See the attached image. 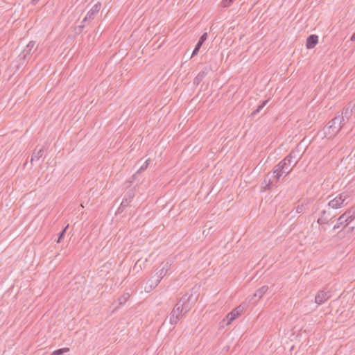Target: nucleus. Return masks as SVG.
Segmentation results:
<instances>
[{
    "mask_svg": "<svg viewBox=\"0 0 355 355\" xmlns=\"http://www.w3.org/2000/svg\"><path fill=\"white\" fill-rule=\"evenodd\" d=\"M268 100L263 101L261 105H259L257 108L253 111V112L251 114L252 116H254L257 113H259L268 103Z\"/></svg>",
    "mask_w": 355,
    "mask_h": 355,
    "instance_id": "19",
    "label": "nucleus"
},
{
    "mask_svg": "<svg viewBox=\"0 0 355 355\" xmlns=\"http://www.w3.org/2000/svg\"><path fill=\"white\" fill-rule=\"evenodd\" d=\"M343 126V117H340V115L335 116L324 128V136L328 138L334 137L341 130Z\"/></svg>",
    "mask_w": 355,
    "mask_h": 355,
    "instance_id": "3",
    "label": "nucleus"
},
{
    "mask_svg": "<svg viewBox=\"0 0 355 355\" xmlns=\"http://www.w3.org/2000/svg\"><path fill=\"white\" fill-rule=\"evenodd\" d=\"M354 106V105H351V103H349L347 106L345 107L343 109L342 115L340 116V117H343L344 121L345 120V119L347 120H349V119L352 116V110Z\"/></svg>",
    "mask_w": 355,
    "mask_h": 355,
    "instance_id": "15",
    "label": "nucleus"
},
{
    "mask_svg": "<svg viewBox=\"0 0 355 355\" xmlns=\"http://www.w3.org/2000/svg\"><path fill=\"white\" fill-rule=\"evenodd\" d=\"M327 211L326 210H323L322 212H321V217H320L318 219V223L320 224V225H323V224H326L328 223L329 220L327 218V216H325V215L327 214Z\"/></svg>",
    "mask_w": 355,
    "mask_h": 355,
    "instance_id": "17",
    "label": "nucleus"
},
{
    "mask_svg": "<svg viewBox=\"0 0 355 355\" xmlns=\"http://www.w3.org/2000/svg\"><path fill=\"white\" fill-rule=\"evenodd\" d=\"M152 286H152V285H150V288L149 291L151 290ZM145 290L147 291V288H145Z\"/></svg>",
    "mask_w": 355,
    "mask_h": 355,
    "instance_id": "31",
    "label": "nucleus"
},
{
    "mask_svg": "<svg viewBox=\"0 0 355 355\" xmlns=\"http://www.w3.org/2000/svg\"><path fill=\"white\" fill-rule=\"evenodd\" d=\"M207 33H205L200 37V40L198 42L202 45V44L207 40Z\"/></svg>",
    "mask_w": 355,
    "mask_h": 355,
    "instance_id": "27",
    "label": "nucleus"
},
{
    "mask_svg": "<svg viewBox=\"0 0 355 355\" xmlns=\"http://www.w3.org/2000/svg\"><path fill=\"white\" fill-rule=\"evenodd\" d=\"M233 1L234 0H223L221 4L223 7H229Z\"/></svg>",
    "mask_w": 355,
    "mask_h": 355,
    "instance_id": "26",
    "label": "nucleus"
},
{
    "mask_svg": "<svg viewBox=\"0 0 355 355\" xmlns=\"http://www.w3.org/2000/svg\"><path fill=\"white\" fill-rule=\"evenodd\" d=\"M195 300L192 294L187 293L184 295L172 309L169 315V323L173 326L177 324L190 311Z\"/></svg>",
    "mask_w": 355,
    "mask_h": 355,
    "instance_id": "1",
    "label": "nucleus"
},
{
    "mask_svg": "<svg viewBox=\"0 0 355 355\" xmlns=\"http://www.w3.org/2000/svg\"><path fill=\"white\" fill-rule=\"evenodd\" d=\"M294 166L291 161L285 157L273 168L265 178L264 182L266 184L265 189H270V186L277 183L281 177L288 175Z\"/></svg>",
    "mask_w": 355,
    "mask_h": 355,
    "instance_id": "2",
    "label": "nucleus"
},
{
    "mask_svg": "<svg viewBox=\"0 0 355 355\" xmlns=\"http://www.w3.org/2000/svg\"><path fill=\"white\" fill-rule=\"evenodd\" d=\"M201 46H202V44H200V43L198 42L195 46L194 50L193 51L191 55L194 56V55H197L200 49L201 48Z\"/></svg>",
    "mask_w": 355,
    "mask_h": 355,
    "instance_id": "25",
    "label": "nucleus"
},
{
    "mask_svg": "<svg viewBox=\"0 0 355 355\" xmlns=\"http://www.w3.org/2000/svg\"><path fill=\"white\" fill-rule=\"evenodd\" d=\"M67 227H68V225H67V226H66V227L63 229V230L60 233L59 236H58V241H57V242H58V243H60V241H61L62 238V237L64 236V235L65 231H66V230L67 229Z\"/></svg>",
    "mask_w": 355,
    "mask_h": 355,
    "instance_id": "28",
    "label": "nucleus"
},
{
    "mask_svg": "<svg viewBox=\"0 0 355 355\" xmlns=\"http://www.w3.org/2000/svg\"><path fill=\"white\" fill-rule=\"evenodd\" d=\"M305 209H306V205H305L302 204V205H298L296 207V212L298 213V214H302V213L304 212Z\"/></svg>",
    "mask_w": 355,
    "mask_h": 355,
    "instance_id": "24",
    "label": "nucleus"
},
{
    "mask_svg": "<svg viewBox=\"0 0 355 355\" xmlns=\"http://www.w3.org/2000/svg\"><path fill=\"white\" fill-rule=\"evenodd\" d=\"M149 162H150V159H147L143 164L142 166L137 170V173H141L144 171H145L148 166V164H149Z\"/></svg>",
    "mask_w": 355,
    "mask_h": 355,
    "instance_id": "23",
    "label": "nucleus"
},
{
    "mask_svg": "<svg viewBox=\"0 0 355 355\" xmlns=\"http://www.w3.org/2000/svg\"><path fill=\"white\" fill-rule=\"evenodd\" d=\"M130 297L129 293H125L119 297L118 301L120 305L124 304Z\"/></svg>",
    "mask_w": 355,
    "mask_h": 355,
    "instance_id": "20",
    "label": "nucleus"
},
{
    "mask_svg": "<svg viewBox=\"0 0 355 355\" xmlns=\"http://www.w3.org/2000/svg\"><path fill=\"white\" fill-rule=\"evenodd\" d=\"M35 42L31 41L29 43L26 45V48L23 50V51L20 53L19 55L20 59H22L23 60H27L28 61L31 56H32V50L33 48H35Z\"/></svg>",
    "mask_w": 355,
    "mask_h": 355,
    "instance_id": "8",
    "label": "nucleus"
},
{
    "mask_svg": "<svg viewBox=\"0 0 355 355\" xmlns=\"http://www.w3.org/2000/svg\"><path fill=\"white\" fill-rule=\"evenodd\" d=\"M350 40L352 41V42H355V33L351 37Z\"/></svg>",
    "mask_w": 355,
    "mask_h": 355,
    "instance_id": "29",
    "label": "nucleus"
},
{
    "mask_svg": "<svg viewBox=\"0 0 355 355\" xmlns=\"http://www.w3.org/2000/svg\"><path fill=\"white\" fill-rule=\"evenodd\" d=\"M245 309V304H240L227 315L226 318L223 320V322L227 321L226 325L230 324L233 320L241 315Z\"/></svg>",
    "mask_w": 355,
    "mask_h": 355,
    "instance_id": "4",
    "label": "nucleus"
},
{
    "mask_svg": "<svg viewBox=\"0 0 355 355\" xmlns=\"http://www.w3.org/2000/svg\"><path fill=\"white\" fill-rule=\"evenodd\" d=\"M134 196L135 193L132 190L128 191L123 198L118 211L122 212L123 209L129 205Z\"/></svg>",
    "mask_w": 355,
    "mask_h": 355,
    "instance_id": "11",
    "label": "nucleus"
},
{
    "mask_svg": "<svg viewBox=\"0 0 355 355\" xmlns=\"http://www.w3.org/2000/svg\"><path fill=\"white\" fill-rule=\"evenodd\" d=\"M354 217L351 211H346L338 218L337 225H334V230L338 229L341 225L345 227L354 220Z\"/></svg>",
    "mask_w": 355,
    "mask_h": 355,
    "instance_id": "6",
    "label": "nucleus"
},
{
    "mask_svg": "<svg viewBox=\"0 0 355 355\" xmlns=\"http://www.w3.org/2000/svg\"><path fill=\"white\" fill-rule=\"evenodd\" d=\"M268 290V286L265 285L261 286L260 288L257 289L252 295L248 297L249 302L252 304H255L263 297V295L267 292Z\"/></svg>",
    "mask_w": 355,
    "mask_h": 355,
    "instance_id": "7",
    "label": "nucleus"
},
{
    "mask_svg": "<svg viewBox=\"0 0 355 355\" xmlns=\"http://www.w3.org/2000/svg\"><path fill=\"white\" fill-rule=\"evenodd\" d=\"M318 42V36L316 35H309L306 42V46L308 49H311L315 46Z\"/></svg>",
    "mask_w": 355,
    "mask_h": 355,
    "instance_id": "14",
    "label": "nucleus"
},
{
    "mask_svg": "<svg viewBox=\"0 0 355 355\" xmlns=\"http://www.w3.org/2000/svg\"><path fill=\"white\" fill-rule=\"evenodd\" d=\"M40 0H31V3L35 5Z\"/></svg>",
    "mask_w": 355,
    "mask_h": 355,
    "instance_id": "30",
    "label": "nucleus"
},
{
    "mask_svg": "<svg viewBox=\"0 0 355 355\" xmlns=\"http://www.w3.org/2000/svg\"><path fill=\"white\" fill-rule=\"evenodd\" d=\"M44 155L43 148L39 150L35 149L31 159V163L33 164V162H37Z\"/></svg>",
    "mask_w": 355,
    "mask_h": 355,
    "instance_id": "16",
    "label": "nucleus"
},
{
    "mask_svg": "<svg viewBox=\"0 0 355 355\" xmlns=\"http://www.w3.org/2000/svg\"><path fill=\"white\" fill-rule=\"evenodd\" d=\"M331 297L329 291L321 290L318 292L315 297V302L318 305H320L327 302Z\"/></svg>",
    "mask_w": 355,
    "mask_h": 355,
    "instance_id": "9",
    "label": "nucleus"
},
{
    "mask_svg": "<svg viewBox=\"0 0 355 355\" xmlns=\"http://www.w3.org/2000/svg\"><path fill=\"white\" fill-rule=\"evenodd\" d=\"M101 8V4L99 2L95 3L92 8L88 11L87 15L83 19L82 23H84L87 21H90L94 18V16L99 12Z\"/></svg>",
    "mask_w": 355,
    "mask_h": 355,
    "instance_id": "12",
    "label": "nucleus"
},
{
    "mask_svg": "<svg viewBox=\"0 0 355 355\" xmlns=\"http://www.w3.org/2000/svg\"><path fill=\"white\" fill-rule=\"evenodd\" d=\"M268 100L263 101L261 105H259L257 108L253 111V112L251 114L252 116H254L257 113H259L268 103Z\"/></svg>",
    "mask_w": 355,
    "mask_h": 355,
    "instance_id": "18",
    "label": "nucleus"
},
{
    "mask_svg": "<svg viewBox=\"0 0 355 355\" xmlns=\"http://www.w3.org/2000/svg\"><path fill=\"white\" fill-rule=\"evenodd\" d=\"M205 72L202 71H200L198 76L194 79V83L199 84L200 82L202 80V78L205 76Z\"/></svg>",
    "mask_w": 355,
    "mask_h": 355,
    "instance_id": "22",
    "label": "nucleus"
},
{
    "mask_svg": "<svg viewBox=\"0 0 355 355\" xmlns=\"http://www.w3.org/2000/svg\"><path fill=\"white\" fill-rule=\"evenodd\" d=\"M302 155L300 154V150L298 148H296L291 150V152L286 157V159H288L289 161L295 166L299 160L301 159Z\"/></svg>",
    "mask_w": 355,
    "mask_h": 355,
    "instance_id": "13",
    "label": "nucleus"
},
{
    "mask_svg": "<svg viewBox=\"0 0 355 355\" xmlns=\"http://www.w3.org/2000/svg\"><path fill=\"white\" fill-rule=\"evenodd\" d=\"M171 264L169 262L162 263L159 268H158L156 270L155 275L157 276V279L155 281L153 287L157 286L160 282L161 279L166 275L171 267Z\"/></svg>",
    "mask_w": 355,
    "mask_h": 355,
    "instance_id": "5",
    "label": "nucleus"
},
{
    "mask_svg": "<svg viewBox=\"0 0 355 355\" xmlns=\"http://www.w3.org/2000/svg\"><path fill=\"white\" fill-rule=\"evenodd\" d=\"M69 352V348L64 347L55 350L51 355H62L64 353Z\"/></svg>",
    "mask_w": 355,
    "mask_h": 355,
    "instance_id": "21",
    "label": "nucleus"
},
{
    "mask_svg": "<svg viewBox=\"0 0 355 355\" xmlns=\"http://www.w3.org/2000/svg\"><path fill=\"white\" fill-rule=\"evenodd\" d=\"M347 198V194L342 193L338 196L336 197L334 199L329 201L328 205L333 209H337L338 207H340L344 205V202L345 201Z\"/></svg>",
    "mask_w": 355,
    "mask_h": 355,
    "instance_id": "10",
    "label": "nucleus"
}]
</instances>
